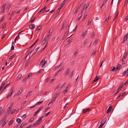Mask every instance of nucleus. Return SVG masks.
<instances>
[{
  "label": "nucleus",
  "instance_id": "nucleus-1",
  "mask_svg": "<svg viewBox=\"0 0 128 128\" xmlns=\"http://www.w3.org/2000/svg\"><path fill=\"white\" fill-rule=\"evenodd\" d=\"M43 118V117L42 116L40 118L37 122L34 124L32 127H33L37 125H38L40 124L42 122V120Z\"/></svg>",
  "mask_w": 128,
  "mask_h": 128
},
{
  "label": "nucleus",
  "instance_id": "nucleus-2",
  "mask_svg": "<svg viewBox=\"0 0 128 128\" xmlns=\"http://www.w3.org/2000/svg\"><path fill=\"white\" fill-rule=\"evenodd\" d=\"M45 60L44 59H42V61H41V62L40 64V66H42V67H44V66L45 65V63L47 62L46 61L44 62Z\"/></svg>",
  "mask_w": 128,
  "mask_h": 128
},
{
  "label": "nucleus",
  "instance_id": "nucleus-3",
  "mask_svg": "<svg viewBox=\"0 0 128 128\" xmlns=\"http://www.w3.org/2000/svg\"><path fill=\"white\" fill-rule=\"evenodd\" d=\"M7 118V116H5L2 118L0 121V124H1L2 123H4L5 122H6V118Z\"/></svg>",
  "mask_w": 128,
  "mask_h": 128
},
{
  "label": "nucleus",
  "instance_id": "nucleus-4",
  "mask_svg": "<svg viewBox=\"0 0 128 128\" xmlns=\"http://www.w3.org/2000/svg\"><path fill=\"white\" fill-rule=\"evenodd\" d=\"M106 121V119L104 118V119H103L101 121V124L100 125V126L102 128V126L104 125L105 124Z\"/></svg>",
  "mask_w": 128,
  "mask_h": 128
},
{
  "label": "nucleus",
  "instance_id": "nucleus-5",
  "mask_svg": "<svg viewBox=\"0 0 128 128\" xmlns=\"http://www.w3.org/2000/svg\"><path fill=\"white\" fill-rule=\"evenodd\" d=\"M22 90L23 89L22 88H20L19 91L18 92L17 94H15L14 97V96H18L22 93Z\"/></svg>",
  "mask_w": 128,
  "mask_h": 128
},
{
  "label": "nucleus",
  "instance_id": "nucleus-6",
  "mask_svg": "<svg viewBox=\"0 0 128 128\" xmlns=\"http://www.w3.org/2000/svg\"><path fill=\"white\" fill-rule=\"evenodd\" d=\"M70 69L69 68H68L67 70H66V72L64 74L66 76H68V75L70 73Z\"/></svg>",
  "mask_w": 128,
  "mask_h": 128
},
{
  "label": "nucleus",
  "instance_id": "nucleus-7",
  "mask_svg": "<svg viewBox=\"0 0 128 128\" xmlns=\"http://www.w3.org/2000/svg\"><path fill=\"white\" fill-rule=\"evenodd\" d=\"M6 4L3 5L1 7V9L2 10L1 11V13H3L4 11L5 8L6 7Z\"/></svg>",
  "mask_w": 128,
  "mask_h": 128
},
{
  "label": "nucleus",
  "instance_id": "nucleus-8",
  "mask_svg": "<svg viewBox=\"0 0 128 128\" xmlns=\"http://www.w3.org/2000/svg\"><path fill=\"white\" fill-rule=\"evenodd\" d=\"M89 4L88 2L85 4L83 7V10L86 9H87L88 7L89 6Z\"/></svg>",
  "mask_w": 128,
  "mask_h": 128
},
{
  "label": "nucleus",
  "instance_id": "nucleus-9",
  "mask_svg": "<svg viewBox=\"0 0 128 128\" xmlns=\"http://www.w3.org/2000/svg\"><path fill=\"white\" fill-rule=\"evenodd\" d=\"M122 87V85H121V84L120 85V86L118 87V90L117 91V92L115 94H116L121 89Z\"/></svg>",
  "mask_w": 128,
  "mask_h": 128
},
{
  "label": "nucleus",
  "instance_id": "nucleus-10",
  "mask_svg": "<svg viewBox=\"0 0 128 128\" xmlns=\"http://www.w3.org/2000/svg\"><path fill=\"white\" fill-rule=\"evenodd\" d=\"M128 51L126 50L124 54V56H123V58H124L125 59V58H126V57L127 56V54H128Z\"/></svg>",
  "mask_w": 128,
  "mask_h": 128
},
{
  "label": "nucleus",
  "instance_id": "nucleus-11",
  "mask_svg": "<svg viewBox=\"0 0 128 128\" xmlns=\"http://www.w3.org/2000/svg\"><path fill=\"white\" fill-rule=\"evenodd\" d=\"M90 110V109L89 108H88L86 109H84L83 110V113L84 114L87 112L89 111Z\"/></svg>",
  "mask_w": 128,
  "mask_h": 128
},
{
  "label": "nucleus",
  "instance_id": "nucleus-12",
  "mask_svg": "<svg viewBox=\"0 0 128 128\" xmlns=\"http://www.w3.org/2000/svg\"><path fill=\"white\" fill-rule=\"evenodd\" d=\"M29 27L31 29H34L35 28V25L34 24H32L29 26Z\"/></svg>",
  "mask_w": 128,
  "mask_h": 128
},
{
  "label": "nucleus",
  "instance_id": "nucleus-13",
  "mask_svg": "<svg viewBox=\"0 0 128 128\" xmlns=\"http://www.w3.org/2000/svg\"><path fill=\"white\" fill-rule=\"evenodd\" d=\"M128 38V34H127L124 37V41L122 43L124 42L125 41H126L127 38Z\"/></svg>",
  "mask_w": 128,
  "mask_h": 128
},
{
  "label": "nucleus",
  "instance_id": "nucleus-14",
  "mask_svg": "<svg viewBox=\"0 0 128 128\" xmlns=\"http://www.w3.org/2000/svg\"><path fill=\"white\" fill-rule=\"evenodd\" d=\"M112 107V106H109L108 108V109L106 111L107 113H108L110 111V110H111Z\"/></svg>",
  "mask_w": 128,
  "mask_h": 128
},
{
  "label": "nucleus",
  "instance_id": "nucleus-15",
  "mask_svg": "<svg viewBox=\"0 0 128 128\" xmlns=\"http://www.w3.org/2000/svg\"><path fill=\"white\" fill-rule=\"evenodd\" d=\"M11 111L10 109H9L7 111L6 113V116H5L7 117L9 115L10 112Z\"/></svg>",
  "mask_w": 128,
  "mask_h": 128
},
{
  "label": "nucleus",
  "instance_id": "nucleus-16",
  "mask_svg": "<svg viewBox=\"0 0 128 128\" xmlns=\"http://www.w3.org/2000/svg\"><path fill=\"white\" fill-rule=\"evenodd\" d=\"M5 109L3 108L0 111V116L2 115L5 111Z\"/></svg>",
  "mask_w": 128,
  "mask_h": 128
},
{
  "label": "nucleus",
  "instance_id": "nucleus-17",
  "mask_svg": "<svg viewBox=\"0 0 128 128\" xmlns=\"http://www.w3.org/2000/svg\"><path fill=\"white\" fill-rule=\"evenodd\" d=\"M88 40L86 39H85L84 41V45H86L88 42Z\"/></svg>",
  "mask_w": 128,
  "mask_h": 128
},
{
  "label": "nucleus",
  "instance_id": "nucleus-18",
  "mask_svg": "<svg viewBox=\"0 0 128 128\" xmlns=\"http://www.w3.org/2000/svg\"><path fill=\"white\" fill-rule=\"evenodd\" d=\"M87 33V32L86 31H85V32H84L82 35V37H83V38H84L86 34Z\"/></svg>",
  "mask_w": 128,
  "mask_h": 128
},
{
  "label": "nucleus",
  "instance_id": "nucleus-19",
  "mask_svg": "<svg viewBox=\"0 0 128 128\" xmlns=\"http://www.w3.org/2000/svg\"><path fill=\"white\" fill-rule=\"evenodd\" d=\"M74 71H72L71 73L69 75V77L70 78H71L73 76V74H74Z\"/></svg>",
  "mask_w": 128,
  "mask_h": 128
},
{
  "label": "nucleus",
  "instance_id": "nucleus-20",
  "mask_svg": "<svg viewBox=\"0 0 128 128\" xmlns=\"http://www.w3.org/2000/svg\"><path fill=\"white\" fill-rule=\"evenodd\" d=\"M22 76V74H19L18 76L16 78V79L17 80H20Z\"/></svg>",
  "mask_w": 128,
  "mask_h": 128
},
{
  "label": "nucleus",
  "instance_id": "nucleus-21",
  "mask_svg": "<svg viewBox=\"0 0 128 128\" xmlns=\"http://www.w3.org/2000/svg\"><path fill=\"white\" fill-rule=\"evenodd\" d=\"M14 92V91L12 90V92L10 94H9L8 96L6 97V98H8V97H10L12 95V94Z\"/></svg>",
  "mask_w": 128,
  "mask_h": 128
},
{
  "label": "nucleus",
  "instance_id": "nucleus-22",
  "mask_svg": "<svg viewBox=\"0 0 128 128\" xmlns=\"http://www.w3.org/2000/svg\"><path fill=\"white\" fill-rule=\"evenodd\" d=\"M69 26H68V29H66V31L65 32L64 35H66V36L67 35V34H68V32H69Z\"/></svg>",
  "mask_w": 128,
  "mask_h": 128
},
{
  "label": "nucleus",
  "instance_id": "nucleus-23",
  "mask_svg": "<svg viewBox=\"0 0 128 128\" xmlns=\"http://www.w3.org/2000/svg\"><path fill=\"white\" fill-rule=\"evenodd\" d=\"M99 78L97 77V76H96L94 78V80L93 81V82H95L96 81L98 80L99 79Z\"/></svg>",
  "mask_w": 128,
  "mask_h": 128
},
{
  "label": "nucleus",
  "instance_id": "nucleus-24",
  "mask_svg": "<svg viewBox=\"0 0 128 128\" xmlns=\"http://www.w3.org/2000/svg\"><path fill=\"white\" fill-rule=\"evenodd\" d=\"M46 8V6H45L39 12V13L40 12H43L45 11Z\"/></svg>",
  "mask_w": 128,
  "mask_h": 128
},
{
  "label": "nucleus",
  "instance_id": "nucleus-25",
  "mask_svg": "<svg viewBox=\"0 0 128 128\" xmlns=\"http://www.w3.org/2000/svg\"><path fill=\"white\" fill-rule=\"evenodd\" d=\"M16 121L18 123H20L21 122L22 120H21L20 118H17L16 120Z\"/></svg>",
  "mask_w": 128,
  "mask_h": 128
},
{
  "label": "nucleus",
  "instance_id": "nucleus-26",
  "mask_svg": "<svg viewBox=\"0 0 128 128\" xmlns=\"http://www.w3.org/2000/svg\"><path fill=\"white\" fill-rule=\"evenodd\" d=\"M51 31V30H49V31L48 32L47 36H46L48 37V38L49 37L50 34L52 33V32H50Z\"/></svg>",
  "mask_w": 128,
  "mask_h": 128
},
{
  "label": "nucleus",
  "instance_id": "nucleus-27",
  "mask_svg": "<svg viewBox=\"0 0 128 128\" xmlns=\"http://www.w3.org/2000/svg\"><path fill=\"white\" fill-rule=\"evenodd\" d=\"M96 50H94L92 54L91 55V56H93L95 54H96Z\"/></svg>",
  "mask_w": 128,
  "mask_h": 128
},
{
  "label": "nucleus",
  "instance_id": "nucleus-28",
  "mask_svg": "<svg viewBox=\"0 0 128 128\" xmlns=\"http://www.w3.org/2000/svg\"><path fill=\"white\" fill-rule=\"evenodd\" d=\"M13 120H11L9 122V126H11L13 122Z\"/></svg>",
  "mask_w": 128,
  "mask_h": 128
},
{
  "label": "nucleus",
  "instance_id": "nucleus-29",
  "mask_svg": "<svg viewBox=\"0 0 128 128\" xmlns=\"http://www.w3.org/2000/svg\"><path fill=\"white\" fill-rule=\"evenodd\" d=\"M109 18V16L105 20V21H104V23H106L108 21Z\"/></svg>",
  "mask_w": 128,
  "mask_h": 128
},
{
  "label": "nucleus",
  "instance_id": "nucleus-30",
  "mask_svg": "<svg viewBox=\"0 0 128 128\" xmlns=\"http://www.w3.org/2000/svg\"><path fill=\"white\" fill-rule=\"evenodd\" d=\"M128 72V69H127V70L125 71L123 73V75L124 76L126 75V74Z\"/></svg>",
  "mask_w": 128,
  "mask_h": 128
},
{
  "label": "nucleus",
  "instance_id": "nucleus-31",
  "mask_svg": "<svg viewBox=\"0 0 128 128\" xmlns=\"http://www.w3.org/2000/svg\"><path fill=\"white\" fill-rule=\"evenodd\" d=\"M72 41V39H68L67 42V44H69Z\"/></svg>",
  "mask_w": 128,
  "mask_h": 128
},
{
  "label": "nucleus",
  "instance_id": "nucleus-32",
  "mask_svg": "<svg viewBox=\"0 0 128 128\" xmlns=\"http://www.w3.org/2000/svg\"><path fill=\"white\" fill-rule=\"evenodd\" d=\"M32 91H30L28 93V95L26 96V97H27L28 96H30L31 94H32Z\"/></svg>",
  "mask_w": 128,
  "mask_h": 128
},
{
  "label": "nucleus",
  "instance_id": "nucleus-33",
  "mask_svg": "<svg viewBox=\"0 0 128 128\" xmlns=\"http://www.w3.org/2000/svg\"><path fill=\"white\" fill-rule=\"evenodd\" d=\"M26 123L24 122H23L20 126V128H22L24 126Z\"/></svg>",
  "mask_w": 128,
  "mask_h": 128
},
{
  "label": "nucleus",
  "instance_id": "nucleus-34",
  "mask_svg": "<svg viewBox=\"0 0 128 128\" xmlns=\"http://www.w3.org/2000/svg\"><path fill=\"white\" fill-rule=\"evenodd\" d=\"M121 68V66H120L118 65L117 66L116 69L117 70H120Z\"/></svg>",
  "mask_w": 128,
  "mask_h": 128
},
{
  "label": "nucleus",
  "instance_id": "nucleus-35",
  "mask_svg": "<svg viewBox=\"0 0 128 128\" xmlns=\"http://www.w3.org/2000/svg\"><path fill=\"white\" fill-rule=\"evenodd\" d=\"M43 102V101H42L38 102H37L36 104H35V106H36V105H37L38 104L39 105V104H41Z\"/></svg>",
  "mask_w": 128,
  "mask_h": 128
},
{
  "label": "nucleus",
  "instance_id": "nucleus-36",
  "mask_svg": "<svg viewBox=\"0 0 128 128\" xmlns=\"http://www.w3.org/2000/svg\"><path fill=\"white\" fill-rule=\"evenodd\" d=\"M118 12L116 14L114 18V21L115 20V19L116 18H117L118 17Z\"/></svg>",
  "mask_w": 128,
  "mask_h": 128
},
{
  "label": "nucleus",
  "instance_id": "nucleus-37",
  "mask_svg": "<svg viewBox=\"0 0 128 128\" xmlns=\"http://www.w3.org/2000/svg\"><path fill=\"white\" fill-rule=\"evenodd\" d=\"M7 122V121H6V122H5L4 123H2V124L1 126V127H3L5 125V124H6V123Z\"/></svg>",
  "mask_w": 128,
  "mask_h": 128
},
{
  "label": "nucleus",
  "instance_id": "nucleus-38",
  "mask_svg": "<svg viewBox=\"0 0 128 128\" xmlns=\"http://www.w3.org/2000/svg\"><path fill=\"white\" fill-rule=\"evenodd\" d=\"M16 110L14 109H12L11 111V114H13L15 111Z\"/></svg>",
  "mask_w": 128,
  "mask_h": 128
},
{
  "label": "nucleus",
  "instance_id": "nucleus-39",
  "mask_svg": "<svg viewBox=\"0 0 128 128\" xmlns=\"http://www.w3.org/2000/svg\"><path fill=\"white\" fill-rule=\"evenodd\" d=\"M39 48V47H38L36 49V52H34V53H33L32 54L33 55V54H35L36 52L38 51V50Z\"/></svg>",
  "mask_w": 128,
  "mask_h": 128
},
{
  "label": "nucleus",
  "instance_id": "nucleus-40",
  "mask_svg": "<svg viewBox=\"0 0 128 128\" xmlns=\"http://www.w3.org/2000/svg\"><path fill=\"white\" fill-rule=\"evenodd\" d=\"M41 28V26H39L36 28V29L38 30H40Z\"/></svg>",
  "mask_w": 128,
  "mask_h": 128
},
{
  "label": "nucleus",
  "instance_id": "nucleus-41",
  "mask_svg": "<svg viewBox=\"0 0 128 128\" xmlns=\"http://www.w3.org/2000/svg\"><path fill=\"white\" fill-rule=\"evenodd\" d=\"M16 56V55L15 54H14L12 56H11L10 58V59H11L12 58L14 57H15Z\"/></svg>",
  "mask_w": 128,
  "mask_h": 128
},
{
  "label": "nucleus",
  "instance_id": "nucleus-42",
  "mask_svg": "<svg viewBox=\"0 0 128 128\" xmlns=\"http://www.w3.org/2000/svg\"><path fill=\"white\" fill-rule=\"evenodd\" d=\"M116 69V68L115 67H112L111 68L110 70L112 71H114Z\"/></svg>",
  "mask_w": 128,
  "mask_h": 128
},
{
  "label": "nucleus",
  "instance_id": "nucleus-43",
  "mask_svg": "<svg viewBox=\"0 0 128 128\" xmlns=\"http://www.w3.org/2000/svg\"><path fill=\"white\" fill-rule=\"evenodd\" d=\"M28 28L26 29H25L24 30L22 31H21L20 33V34L22 32H24V31H25V32H28Z\"/></svg>",
  "mask_w": 128,
  "mask_h": 128
},
{
  "label": "nucleus",
  "instance_id": "nucleus-44",
  "mask_svg": "<svg viewBox=\"0 0 128 128\" xmlns=\"http://www.w3.org/2000/svg\"><path fill=\"white\" fill-rule=\"evenodd\" d=\"M43 106H41V107L39 109H38L37 110L39 112L40 110H41L43 108Z\"/></svg>",
  "mask_w": 128,
  "mask_h": 128
},
{
  "label": "nucleus",
  "instance_id": "nucleus-45",
  "mask_svg": "<svg viewBox=\"0 0 128 128\" xmlns=\"http://www.w3.org/2000/svg\"><path fill=\"white\" fill-rule=\"evenodd\" d=\"M65 2H63L60 5V6H61V7H62L65 4Z\"/></svg>",
  "mask_w": 128,
  "mask_h": 128
},
{
  "label": "nucleus",
  "instance_id": "nucleus-46",
  "mask_svg": "<svg viewBox=\"0 0 128 128\" xmlns=\"http://www.w3.org/2000/svg\"><path fill=\"white\" fill-rule=\"evenodd\" d=\"M64 67H62L60 68L59 70L60 72L64 69Z\"/></svg>",
  "mask_w": 128,
  "mask_h": 128
},
{
  "label": "nucleus",
  "instance_id": "nucleus-47",
  "mask_svg": "<svg viewBox=\"0 0 128 128\" xmlns=\"http://www.w3.org/2000/svg\"><path fill=\"white\" fill-rule=\"evenodd\" d=\"M6 25V24L5 23H3L2 25V28H4Z\"/></svg>",
  "mask_w": 128,
  "mask_h": 128
},
{
  "label": "nucleus",
  "instance_id": "nucleus-48",
  "mask_svg": "<svg viewBox=\"0 0 128 128\" xmlns=\"http://www.w3.org/2000/svg\"><path fill=\"white\" fill-rule=\"evenodd\" d=\"M51 112L50 111L49 112H48V113H47L46 114H45V117H46Z\"/></svg>",
  "mask_w": 128,
  "mask_h": 128
},
{
  "label": "nucleus",
  "instance_id": "nucleus-49",
  "mask_svg": "<svg viewBox=\"0 0 128 128\" xmlns=\"http://www.w3.org/2000/svg\"><path fill=\"white\" fill-rule=\"evenodd\" d=\"M48 38L46 36L45 37V38H44L43 40L45 41H46V40H48Z\"/></svg>",
  "mask_w": 128,
  "mask_h": 128
},
{
  "label": "nucleus",
  "instance_id": "nucleus-50",
  "mask_svg": "<svg viewBox=\"0 0 128 128\" xmlns=\"http://www.w3.org/2000/svg\"><path fill=\"white\" fill-rule=\"evenodd\" d=\"M66 84V83H64L60 87L61 89Z\"/></svg>",
  "mask_w": 128,
  "mask_h": 128
},
{
  "label": "nucleus",
  "instance_id": "nucleus-51",
  "mask_svg": "<svg viewBox=\"0 0 128 128\" xmlns=\"http://www.w3.org/2000/svg\"><path fill=\"white\" fill-rule=\"evenodd\" d=\"M92 20L90 19H89L88 20V25L90 24L91 23Z\"/></svg>",
  "mask_w": 128,
  "mask_h": 128
},
{
  "label": "nucleus",
  "instance_id": "nucleus-52",
  "mask_svg": "<svg viewBox=\"0 0 128 128\" xmlns=\"http://www.w3.org/2000/svg\"><path fill=\"white\" fill-rule=\"evenodd\" d=\"M68 103L67 104H66L64 107V109H65L66 108L68 107Z\"/></svg>",
  "mask_w": 128,
  "mask_h": 128
},
{
  "label": "nucleus",
  "instance_id": "nucleus-53",
  "mask_svg": "<svg viewBox=\"0 0 128 128\" xmlns=\"http://www.w3.org/2000/svg\"><path fill=\"white\" fill-rule=\"evenodd\" d=\"M60 72L59 71V70H58V71H57L55 74V76H57Z\"/></svg>",
  "mask_w": 128,
  "mask_h": 128
},
{
  "label": "nucleus",
  "instance_id": "nucleus-54",
  "mask_svg": "<svg viewBox=\"0 0 128 128\" xmlns=\"http://www.w3.org/2000/svg\"><path fill=\"white\" fill-rule=\"evenodd\" d=\"M15 12V11H12V13L11 14V16H13V14H14V12Z\"/></svg>",
  "mask_w": 128,
  "mask_h": 128
},
{
  "label": "nucleus",
  "instance_id": "nucleus-55",
  "mask_svg": "<svg viewBox=\"0 0 128 128\" xmlns=\"http://www.w3.org/2000/svg\"><path fill=\"white\" fill-rule=\"evenodd\" d=\"M34 118H31L30 120L31 122H32L34 121Z\"/></svg>",
  "mask_w": 128,
  "mask_h": 128
},
{
  "label": "nucleus",
  "instance_id": "nucleus-56",
  "mask_svg": "<svg viewBox=\"0 0 128 128\" xmlns=\"http://www.w3.org/2000/svg\"><path fill=\"white\" fill-rule=\"evenodd\" d=\"M13 105V104H10V106L8 107V109H10L11 107Z\"/></svg>",
  "mask_w": 128,
  "mask_h": 128
},
{
  "label": "nucleus",
  "instance_id": "nucleus-57",
  "mask_svg": "<svg viewBox=\"0 0 128 128\" xmlns=\"http://www.w3.org/2000/svg\"><path fill=\"white\" fill-rule=\"evenodd\" d=\"M10 50H14V45H12Z\"/></svg>",
  "mask_w": 128,
  "mask_h": 128
},
{
  "label": "nucleus",
  "instance_id": "nucleus-58",
  "mask_svg": "<svg viewBox=\"0 0 128 128\" xmlns=\"http://www.w3.org/2000/svg\"><path fill=\"white\" fill-rule=\"evenodd\" d=\"M50 80V79L49 78H48L47 79H46L45 80V82H47Z\"/></svg>",
  "mask_w": 128,
  "mask_h": 128
},
{
  "label": "nucleus",
  "instance_id": "nucleus-59",
  "mask_svg": "<svg viewBox=\"0 0 128 128\" xmlns=\"http://www.w3.org/2000/svg\"><path fill=\"white\" fill-rule=\"evenodd\" d=\"M67 90L66 89L65 90H64L63 91V92L64 93V94H66V93L67 92V90Z\"/></svg>",
  "mask_w": 128,
  "mask_h": 128
},
{
  "label": "nucleus",
  "instance_id": "nucleus-60",
  "mask_svg": "<svg viewBox=\"0 0 128 128\" xmlns=\"http://www.w3.org/2000/svg\"><path fill=\"white\" fill-rule=\"evenodd\" d=\"M60 93L59 92H57L55 93V94H56V96L57 97L58 95H59L60 94Z\"/></svg>",
  "mask_w": 128,
  "mask_h": 128
},
{
  "label": "nucleus",
  "instance_id": "nucleus-61",
  "mask_svg": "<svg viewBox=\"0 0 128 128\" xmlns=\"http://www.w3.org/2000/svg\"><path fill=\"white\" fill-rule=\"evenodd\" d=\"M27 78L26 77H25L23 80V81L24 82H26V81L27 80Z\"/></svg>",
  "mask_w": 128,
  "mask_h": 128
},
{
  "label": "nucleus",
  "instance_id": "nucleus-62",
  "mask_svg": "<svg viewBox=\"0 0 128 128\" xmlns=\"http://www.w3.org/2000/svg\"><path fill=\"white\" fill-rule=\"evenodd\" d=\"M70 85L69 84H68V85L66 87V89L67 90H68V88L70 87Z\"/></svg>",
  "mask_w": 128,
  "mask_h": 128
},
{
  "label": "nucleus",
  "instance_id": "nucleus-63",
  "mask_svg": "<svg viewBox=\"0 0 128 128\" xmlns=\"http://www.w3.org/2000/svg\"><path fill=\"white\" fill-rule=\"evenodd\" d=\"M26 114H24L22 116V118H24L25 117H26Z\"/></svg>",
  "mask_w": 128,
  "mask_h": 128
},
{
  "label": "nucleus",
  "instance_id": "nucleus-64",
  "mask_svg": "<svg viewBox=\"0 0 128 128\" xmlns=\"http://www.w3.org/2000/svg\"><path fill=\"white\" fill-rule=\"evenodd\" d=\"M128 15L126 17V18L125 19V21L126 22H127L128 21Z\"/></svg>",
  "mask_w": 128,
  "mask_h": 128
}]
</instances>
